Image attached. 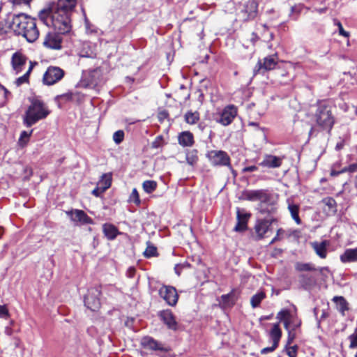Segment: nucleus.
I'll return each mask as SVG.
<instances>
[{
	"label": "nucleus",
	"instance_id": "f257e3e1",
	"mask_svg": "<svg viewBox=\"0 0 357 357\" xmlns=\"http://www.w3.org/2000/svg\"><path fill=\"white\" fill-rule=\"evenodd\" d=\"M71 13L53 8L40 12V20L47 26H52L58 33L66 34L71 30Z\"/></svg>",
	"mask_w": 357,
	"mask_h": 357
},
{
	"label": "nucleus",
	"instance_id": "f03ea898",
	"mask_svg": "<svg viewBox=\"0 0 357 357\" xmlns=\"http://www.w3.org/2000/svg\"><path fill=\"white\" fill-rule=\"evenodd\" d=\"M11 28L18 36L24 37L29 43H33L39 36L36 19L25 14L14 16Z\"/></svg>",
	"mask_w": 357,
	"mask_h": 357
},
{
	"label": "nucleus",
	"instance_id": "7ed1b4c3",
	"mask_svg": "<svg viewBox=\"0 0 357 357\" xmlns=\"http://www.w3.org/2000/svg\"><path fill=\"white\" fill-rule=\"evenodd\" d=\"M50 111L43 102L38 99H33L23 117V123L26 127H31L38 121L45 119Z\"/></svg>",
	"mask_w": 357,
	"mask_h": 357
},
{
	"label": "nucleus",
	"instance_id": "20e7f679",
	"mask_svg": "<svg viewBox=\"0 0 357 357\" xmlns=\"http://www.w3.org/2000/svg\"><path fill=\"white\" fill-rule=\"evenodd\" d=\"M317 124L323 130H331L334 123L331 107L324 103H320L314 114Z\"/></svg>",
	"mask_w": 357,
	"mask_h": 357
},
{
	"label": "nucleus",
	"instance_id": "39448f33",
	"mask_svg": "<svg viewBox=\"0 0 357 357\" xmlns=\"http://www.w3.org/2000/svg\"><path fill=\"white\" fill-rule=\"evenodd\" d=\"M102 71L100 68L86 71L78 83V86L82 88L94 89L102 80Z\"/></svg>",
	"mask_w": 357,
	"mask_h": 357
},
{
	"label": "nucleus",
	"instance_id": "423d86ee",
	"mask_svg": "<svg viewBox=\"0 0 357 357\" xmlns=\"http://www.w3.org/2000/svg\"><path fill=\"white\" fill-rule=\"evenodd\" d=\"M258 4L255 0H243L240 2L237 10L239 16L245 21L254 19L257 14Z\"/></svg>",
	"mask_w": 357,
	"mask_h": 357
},
{
	"label": "nucleus",
	"instance_id": "0eeeda50",
	"mask_svg": "<svg viewBox=\"0 0 357 357\" xmlns=\"http://www.w3.org/2000/svg\"><path fill=\"white\" fill-rule=\"evenodd\" d=\"M206 156L213 166H227L231 168L230 158L224 151L212 150L208 152Z\"/></svg>",
	"mask_w": 357,
	"mask_h": 357
},
{
	"label": "nucleus",
	"instance_id": "6e6552de",
	"mask_svg": "<svg viewBox=\"0 0 357 357\" xmlns=\"http://www.w3.org/2000/svg\"><path fill=\"white\" fill-rule=\"evenodd\" d=\"M101 294L100 288L95 287L89 289L87 294L84 297V305L91 311H96L100 307V296Z\"/></svg>",
	"mask_w": 357,
	"mask_h": 357
},
{
	"label": "nucleus",
	"instance_id": "1a4fd4ad",
	"mask_svg": "<svg viewBox=\"0 0 357 357\" xmlns=\"http://www.w3.org/2000/svg\"><path fill=\"white\" fill-rule=\"evenodd\" d=\"M64 71L56 66H50L43 75V83L46 85H52L60 81L64 76Z\"/></svg>",
	"mask_w": 357,
	"mask_h": 357
},
{
	"label": "nucleus",
	"instance_id": "9d476101",
	"mask_svg": "<svg viewBox=\"0 0 357 357\" xmlns=\"http://www.w3.org/2000/svg\"><path fill=\"white\" fill-rule=\"evenodd\" d=\"M237 115V108L234 105H228L217 116L215 121L227 126L231 123Z\"/></svg>",
	"mask_w": 357,
	"mask_h": 357
},
{
	"label": "nucleus",
	"instance_id": "9b49d317",
	"mask_svg": "<svg viewBox=\"0 0 357 357\" xmlns=\"http://www.w3.org/2000/svg\"><path fill=\"white\" fill-rule=\"evenodd\" d=\"M159 295L170 306H174L178 302V295L172 286L163 285L159 289Z\"/></svg>",
	"mask_w": 357,
	"mask_h": 357
},
{
	"label": "nucleus",
	"instance_id": "f8f14e48",
	"mask_svg": "<svg viewBox=\"0 0 357 357\" xmlns=\"http://www.w3.org/2000/svg\"><path fill=\"white\" fill-rule=\"evenodd\" d=\"M277 59L276 55H271L265 57L263 61H259L254 68L255 75L260 73L261 70L268 71L274 69L277 64Z\"/></svg>",
	"mask_w": 357,
	"mask_h": 357
},
{
	"label": "nucleus",
	"instance_id": "ddd939ff",
	"mask_svg": "<svg viewBox=\"0 0 357 357\" xmlns=\"http://www.w3.org/2000/svg\"><path fill=\"white\" fill-rule=\"evenodd\" d=\"M141 346L145 349L151 351H167L163 344L155 340L152 337L144 336L140 341Z\"/></svg>",
	"mask_w": 357,
	"mask_h": 357
},
{
	"label": "nucleus",
	"instance_id": "4468645a",
	"mask_svg": "<svg viewBox=\"0 0 357 357\" xmlns=\"http://www.w3.org/2000/svg\"><path fill=\"white\" fill-rule=\"evenodd\" d=\"M66 214L70 217L74 222L80 223L82 225L92 223V219L82 210L74 209L67 211Z\"/></svg>",
	"mask_w": 357,
	"mask_h": 357
},
{
	"label": "nucleus",
	"instance_id": "2eb2a0df",
	"mask_svg": "<svg viewBox=\"0 0 357 357\" xmlns=\"http://www.w3.org/2000/svg\"><path fill=\"white\" fill-rule=\"evenodd\" d=\"M273 220L260 219L257 220L255 225L256 236L255 240H261L264 237L265 234L268 231Z\"/></svg>",
	"mask_w": 357,
	"mask_h": 357
},
{
	"label": "nucleus",
	"instance_id": "dca6fc26",
	"mask_svg": "<svg viewBox=\"0 0 357 357\" xmlns=\"http://www.w3.org/2000/svg\"><path fill=\"white\" fill-rule=\"evenodd\" d=\"M244 196L247 200L251 202H259L262 203L270 199V196L265 190H255L246 191Z\"/></svg>",
	"mask_w": 357,
	"mask_h": 357
},
{
	"label": "nucleus",
	"instance_id": "f3484780",
	"mask_svg": "<svg viewBox=\"0 0 357 357\" xmlns=\"http://www.w3.org/2000/svg\"><path fill=\"white\" fill-rule=\"evenodd\" d=\"M61 33L55 32L48 33L43 41V45L46 47L54 50H59L61 47V38L59 36Z\"/></svg>",
	"mask_w": 357,
	"mask_h": 357
},
{
	"label": "nucleus",
	"instance_id": "a211bd4d",
	"mask_svg": "<svg viewBox=\"0 0 357 357\" xmlns=\"http://www.w3.org/2000/svg\"><path fill=\"white\" fill-rule=\"evenodd\" d=\"M282 163V158L271 154H266L261 162L259 163V165L268 169H274L280 167Z\"/></svg>",
	"mask_w": 357,
	"mask_h": 357
},
{
	"label": "nucleus",
	"instance_id": "6ab92c4d",
	"mask_svg": "<svg viewBox=\"0 0 357 357\" xmlns=\"http://www.w3.org/2000/svg\"><path fill=\"white\" fill-rule=\"evenodd\" d=\"M26 57L21 52H15L11 58V65L15 73H20L26 63Z\"/></svg>",
	"mask_w": 357,
	"mask_h": 357
},
{
	"label": "nucleus",
	"instance_id": "aec40b11",
	"mask_svg": "<svg viewBox=\"0 0 357 357\" xmlns=\"http://www.w3.org/2000/svg\"><path fill=\"white\" fill-rule=\"evenodd\" d=\"M160 317L169 329L176 331L178 324L171 310H167L160 312Z\"/></svg>",
	"mask_w": 357,
	"mask_h": 357
},
{
	"label": "nucleus",
	"instance_id": "412c9836",
	"mask_svg": "<svg viewBox=\"0 0 357 357\" xmlns=\"http://www.w3.org/2000/svg\"><path fill=\"white\" fill-rule=\"evenodd\" d=\"M311 246L315 253L321 258L326 259L328 254V247L329 242L328 241H323L321 242L314 241L312 242Z\"/></svg>",
	"mask_w": 357,
	"mask_h": 357
},
{
	"label": "nucleus",
	"instance_id": "4be33fe9",
	"mask_svg": "<svg viewBox=\"0 0 357 357\" xmlns=\"http://www.w3.org/2000/svg\"><path fill=\"white\" fill-rule=\"evenodd\" d=\"M77 4V0H58L51 8L72 13Z\"/></svg>",
	"mask_w": 357,
	"mask_h": 357
},
{
	"label": "nucleus",
	"instance_id": "5701e85b",
	"mask_svg": "<svg viewBox=\"0 0 357 357\" xmlns=\"http://www.w3.org/2000/svg\"><path fill=\"white\" fill-rule=\"evenodd\" d=\"M340 259L344 264L357 262V248L346 249L340 256Z\"/></svg>",
	"mask_w": 357,
	"mask_h": 357
},
{
	"label": "nucleus",
	"instance_id": "b1692460",
	"mask_svg": "<svg viewBox=\"0 0 357 357\" xmlns=\"http://www.w3.org/2000/svg\"><path fill=\"white\" fill-rule=\"evenodd\" d=\"M278 207L276 204L270 202V199L268 201L264 202L262 203H259L258 206V210L259 213L262 215H272L275 213L277 211Z\"/></svg>",
	"mask_w": 357,
	"mask_h": 357
},
{
	"label": "nucleus",
	"instance_id": "393cba45",
	"mask_svg": "<svg viewBox=\"0 0 357 357\" xmlns=\"http://www.w3.org/2000/svg\"><path fill=\"white\" fill-rule=\"evenodd\" d=\"M332 301L336 304L337 310L342 316H345V312L349 310L347 300L342 296H335Z\"/></svg>",
	"mask_w": 357,
	"mask_h": 357
},
{
	"label": "nucleus",
	"instance_id": "a878e982",
	"mask_svg": "<svg viewBox=\"0 0 357 357\" xmlns=\"http://www.w3.org/2000/svg\"><path fill=\"white\" fill-rule=\"evenodd\" d=\"M102 231L108 240H114L120 234L117 227L112 224L105 223L102 225Z\"/></svg>",
	"mask_w": 357,
	"mask_h": 357
},
{
	"label": "nucleus",
	"instance_id": "bb28decb",
	"mask_svg": "<svg viewBox=\"0 0 357 357\" xmlns=\"http://www.w3.org/2000/svg\"><path fill=\"white\" fill-rule=\"evenodd\" d=\"M178 143L183 146H191L194 144L193 135L189 131L182 132L178 137Z\"/></svg>",
	"mask_w": 357,
	"mask_h": 357
},
{
	"label": "nucleus",
	"instance_id": "cd10ccee",
	"mask_svg": "<svg viewBox=\"0 0 357 357\" xmlns=\"http://www.w3.org/2000/svg\"><path fill=\"white\" fill-rule=\"evenodd\" d=\"M288 203V209L289 211L291 213V216L293 218V220L296 222L297 225L301 224V220L299 217V205L296 204L291 202H290L289 199H287Z\"/></svg>",
	"mask_w": 357,
	"mask_h": 357
},
{
	"label": "nucleus",
	"instance_id": "c85d7f7f",
	"mask_svg": "<svg viewBox=\"0 0 357 357\" xmlns=\"http://www.w3.org/2000/svg\"><path fill=\"white\" fill-rule=\"evenodd\" d=\"M270 336L273 340V343L278 345L280 338L282 337V331L280 328L279 323L274 324L273 325L272 329L270 332Z\"/></svg>",
	"mask_w": 357,
	"mask_h": 357
},
{
	"label": "nucleus",
	"instance_id": "c756f323",
	"mask_svg": "<svg viewBox=\"0 0 357 357\" xmlns=\"http://www.w3.org/2000/svg\"><path fill=\"white\" fill-rule=\"evenodd\" d=\"M112 178V176L111 173L103 174L100 180L98 181V185L101 187L102 190L105 191L111 186Z\"/></svg>",
	"mask_w": 357,
	"mask_h": 357
},
{
	"label": "nucleus",
	"instance_id": "7c9ffc66",
	"mask_svg": "<svg viewBox=\"0 0 357 357\" xmlns=\"http://www.w3.org/2000/svg\"><path fill=\"white\" fill-rule=\"evenodd\" d=\"M186 161L188 165L194 166L198 161V151L196 149L188 150L186 152Z\"/></svg>",
	"mask_w": 357,
	"mask_h": 357
},
{
	"label": "nucleus",
	"instance_id": "2f4dec72",
	"mask_svg": "<svg viewBox=\"0 0 357 357\" xmlns=\"http://www.w3.org/2000/svg\"><path fill=\"white\" fill-rule=\"evenodd\" d=\"M33 66H34V63L32 61H29V67L27 71L26 72V73L24 75H23L22 76L18 77L15 80V83L17 86H20V85H22L23 84L29 82V75H30L31 70H33Z\"/></svg>",
	"mask_w": 357,
	"mask_h": 357
},
{
	"label": "nucleus",
	"instance_id": "473e14b6",
	"mask_svg": "<svg viewBox=\"0 0 357 357\" xmlns=\"http://www.w3.org/2000/svg\"><path fill=\"white\" fill-rule=\"evenodd\" d=\"M75 96H80V93H79V92L73 93V92L69 91L68 93L56 96L55 98V100L57 101H63V102L74 101Z\"/></svg>",
	"mask_w": 357,
	"mask_h": 357
},
{
	"label": "nucleus",
	"instance_id": "72a5a7b5",
	"mask_svg": "<svg viewBox=\"0 0 357 357\" xmlns=\"http://www.w3.org/2000/svg\"><path fill=\"white\" fill-rule=\"evenodd\" d=\"M266 294L264 291L257 292L250 299V304L253 308L257 307L261 302L265 298Z\"/></svg>",
	"mask_w": 357,
	"mask_h": 357
},
{
	"label": "nucleus",
	"instance_id": "f704fd0d",
	"mask_svg": "<svg viewBox=\"0 0 357 357\" xmlns=\"http://www.w3.org/2000/svg\"><path fill=\"white\" fill-rule=\"evenodd\" d=\"M142 188L146 193H151L157 188V182L155 181L147 180L143 182Z\"/></svg>",
	"mask_w": 357,
	"mask_h": 357
},
{
	"label": "nucleus",
	"instance_id": "c9c22d12",
	"mask_svg": "<svg viewBox=\"0 0 357 357\" xmlns=\"http://www.w3.org/2000/svg\"><path fill=\"white\" fill-rule=\"evenodd\" d=\"M144 255L146 258H150L158 255L157 248L151 243L147 242V246L144 252Z\"/></svg>",
	"mask_w": 357,
	"mask_h": 357
},
{
	"label": "nucleus",
	"instance_id": "e433bc0d",
	"mask_svg": "<svg viewBox=\"0 0 357 357\" xmlns=\"http://www.w3.org/2000/svg\"><path fill=\"white\" fill-rule=\"evenodd\" d=\"M295 268L298 271H313L317 270L314 266L310 263H297Z\"/></svg>",
	"mask_w": 357,
	"mask_h": 357
},
{
	"label": "nucleus",
	"instance_id": "4c0bfd02",
	"mask_svg": "<svg viewBox=\"0 0 357 357\" xmlns=\"http://www.w3.org/2000/svg\"><path fill=\"white\" fill-rule=\"evenodd\" d=\"M199 119L198 112H188L185 114V121L189 124H195Z\"/></svg>",
	"mask_w": 357,
	"mask_h": 357
},
{
	"label": "nucleus",
	"instance_id": "58836bf2",
	"mask_svg": "<svg viewBox=\"0 0 357 357\" xmlns=\"http://www.w3.org/2000/svg\"><path fill=\"white\" fill-rule=\"evenodd\" d=\"M322 203L328 207L330 212L335 213L336 211V202L333 198L326 197L322 199Z\"/></svg>",
	"mask_w": 357,
	"mask_h": 357
},
{
	"label": "nucleus",
	"instance_id": "ea45409f",
	"mask_svg": "<svg viewBox=\"0 0 357 357\" xmlns=\"http://www.w3.org/2000/svg\"><path fill=\"white\" fill-rule=\"evenodd\" d=\"M32 132H33V130H31L29 132H28L26 131H22L21 132L20 137L19 139V144L21 146H24L26 144V143L29 140V138L31 136Z\"/></svg>",
	"mask_w": 357,
	"mask_h": 357
},
{
	"label": "nucleus",
	"instance_id": "a19ab883",
	"mask_svg": "<svg viewBox=\"0 0 357 357\" xmlns=\"http://www.w3.org/2000/svg\"><path fill=\"white\" fill-rule=\"evenodd\" d=\"M250 215L249 213H245V211L243 209H241L238 208H237V211H236L237 220H239V221L242 220L247 223Z\"/></svg>",
	"mask_w": 357,
	"mask_h": 357
},
{
	"label": "nucleus",
	"instance_id": "79ce46f5",
	"mask_svg": "<svg viewBox=\"0 0 357 357\" xmlns=\"http://www.w3.org/2000/svg\"><path fill=\"white\" fill-rule=\"evenodd\" d=\"M350 341L349 349L357 348V328L354 330V332L348 337Z\"/></svg>",
	"mask_w": 357,
	"mask_h": 357
},
{
	"label": "nucleus",
	"instance_id": "37998d69",
	"mask_svg": "<svg viewBox=\"0 0 357 357\" xmlns=\"http://www.w3.org/2000/svg\"><path fill=\"white\" fill-rule=\"evenodd\" d=\"M124 139V132L121 130L116 131L113 134V140L116 144H121Z\"/></svg>",
	"mask_w": 357,
	"mask_h": 357
},
{
	"label": "nucleus",
	"instance_id": "c03bdc74",
	"mask_svg": "<svg viewBox=\"0 0 357 357\" xmlns=\"http://www.w3.org/2000/svg\"><path fill=\"white\" fill-rule=\"evenodd\" d=\"M164 144V138L162 135H158L155 137L154 141L151 144V148L158 149L162 147Z\"/></svg>",
	"mask_w": 357,
	"mask_h": 357
},
{
	"label": "nucleus",
	"instance_id": "a18cd8bd",
	"mask_svg": "<svg viewBox=\"0 0 357 357\" xmlns=\"http://www.w3.org/2000/svg\"><path fill=\"white\" fill-rule=\"evenodd\" d=\"M277 318L280 319V321H284L286 319H291V314L289 310H282L278 313Z\"/></svg>",
	"mask_w": 357,
	"mask_h": 357
},
{
	"label": "nucleus",
	"instance_id": "49530a36",
	"mask_svg": "<svg viewBox=\"0 0 357 357\" xmlns=\"http://www.w3.org/2000/svg\"><path fill=\"white\" fill-rule=\"evenodd\" d=\"M129 201L130 202H134L135 204H140V199H139V193L137 190L136 188H134L130 195V198H129Z\"/></svg>",
	"mask_w": 357,
	"mask_h": 357
},
{
	"label": "nucleus",
	"instance_id": "de8ad7c7",
	"mask_svg": "<svg viewBox=\"0 0 357 357\" xmlns=\"http://www.w3.org/2000/svg\"><path fill=\"white\" fill-rule=\"evenodd\" d=\"M8 91L2 85L0 84V105L6 102Z\"/></svg>",
	"mask_w": 357,
	"mask_h": 357
},
{
	"label": "nucleus",
	"instance_id": "09e8293b",
	"mask_svg": "<svg viewBox=\"0 0 357 357\" xmlns=\"http://www.w3.org/2000/svg\"><path fill=\"white\" fill-rule=\"evenodd\" d=\"M298 346H287L286 350L289 357H296Z\"/></svg>",
	"mask_w": 357,
	"mask_h": 357
},
{
	"label": "nucleus",
	"instance_id": "8fccbe9b",
	"mask_svg": "<svg viewBox=\"0 0 357 357\" xmlns=\"http://www.w3.org/2000/svg\"><path fill=\"white\" fill-rule=\"evenodd\" d=\"M10 316L8 308L6 305H0V318L7 319Z\"/></svg>",
	"mask_w": 357,
	"mask_h": 357
},
{
	"label": "nucleus",
	"instance_id": "3c124183",
	"mask_svg": "<svg viewBox=\"0 0 357 357\" xmlns=\"http://www.w3.org/2000/svg\"><path fill=\"white\" fill-rule=\"evenodd\" d=\"M246 228H247L246 222H245L244 221H242V220H241V221L237 220V224L234 227V230L236 231H242L245 230Z\"/></svg>",
	"mask_w": 357,
	"mask_h": 357
},
{
	"label": "nucleus",
	"instance_id": "603ef678",
	"mask_svg": "<svg viewBox=\"0 0 357 357\" xmlns=\"http://www.w3.org/2000/svg\"><path fill=\"white\" fill-rule=\"evenodd\" d=\"M335 24L337 25L338 27L340 35L343 36L344 37H349V33L344 30L343 26L340 21L335 20Z\"/></svg>",
	"mask_w": 357,
	"mask_h": 357
},
{
	"label": "nucleus",
	"instance_id": "864d4df0",
	"mask_svg": "<svg viewBox=\"0 0 357 357\" xmlns=\"http://www.w3.org/2000/svg\"><path fill=\"white\" fill-rule=\"evenodd\" d=\"M296 332L293 330L288 331V337H287V345H290L294 340L296 338Z\"/></svg>",
	"mask_w": 357,
	"mask_h": 357
},
{
	"label": "nucleus",
	"instance_id": "5fc2aeb1",
	"mask_svg": "<svg viewBox=\"0 0 357 357\" xmlns=\"http://www.w3.org/2000/svg\"><path fill=\"white\" fill-rule=\"evenodd\" d=\"M284 233V231L282 229H278L276 236L271 240L269 245H272L275 242L280 241L281 239L280 235L283 234Z\"/></svg>",
	"mask_w": 357,
	"mask_h": 357
},
{
	"label": "nucleus",
	"instance_id": "6e6d98bb",
	"mask_svg": "<svg viewBox=\"0 0 357 357\" xmlns=\"http://www.w3.org/2000/svg\"><path fill=\"white\" fill-rule=\"evenodd\" d=\"M229 298H230V294H228L222 295L221 296L222 305H224L225 306H229V305H231L232 303H230Z\"/></svg>",
	"mask_w": 357,
	"mask_h": 357
},
{
	"label": "nucleus",
	"instance_id": "4d7b16f0",
	"mask_svg": "<svg viewBox=\"0 0 357 357\" xmlns=\"http://www.w3.org/2000/svg\"><path fill=\"white\" fill-rule=\"evenodd\" d=\"M278 347V345L277 344H275L274 343H273V345L270 347H265L264 349H262L261 350V354H266L268 352H272L277 347Z\"/></svg>",
	"mask_w": 357,
	"mask_h": 357
},
{
	"label": "nucleus",
	"instance_id": "13d9d810",
	"mask_svg": "<svg viewBox=\"0 0 357 357\" xmlns=\"http://www.w3.org/2000/svg\"><path fill=\"white\" fill-rule=\"evenodd\" d=\"M291 330L296 331V328H299L301 324V320H294L292 318L291 319Z\"/></svg>",
	"mask_w": 357,
	"mask_h": 357
},
{
	"label": "nucleus",
	"instance_id": "bf43d9fd",
	"mask_svg": "<svg viewBox=\"0 0 357 357\" xmlns=\"http://www.w3.org/2000/svg\"><path fill=\"white\" fill-rule=\"evenodd\" d=\"M105 190H102L100 186L97 184V187L93 190L92 194L96 197H99Z\"/></svg>",
	"mask_w": 357,
	"mask_h": 357
},
{
	"label": "nucleus",
	"instance_id": "052dcab7",
	"mask_svg": "<svg viewBox=\"0 0 357 357\" xmlns=\"http://www.w3.org/2000/svg\"><path fill=\"white\" fill-rule=\"evenodd\" d=\"M283 322H284V328L287 331V332L289 331H291V328H290V327H291V319H286L285 320L283 321Z\"/></svg>",
	"mask_w": 357,
	"mask_h": 357
},
{
	"label": "nucleus",
	"instance_id": "680f3d73",
	"mask_svg": "<svg viewBox=\"0 0 357 357\" xmlns=\"http://www.w3.org/2000/svg\"><path fill=\"white\" fill-rule=\"evenodd\" d=\"M168 116V113L166 111H162L158 114V119L160 121H162Z\"/></svg>",
	"mask_w": 357,
	"mask_h": 357
},
{
	"label": "nucleus",
	"instance_id": "e2e57ef3",
	"mask_svg": "<svg viewBox=\"0 0 357 357\" xmlns=\"http://www.w3.org/2000/svg\"><path fill=\"white\" fill-rule=\"evenodd\" d=\"M257 169H258V168H257V166L252 165V166H248V167H245L243 169V172H252L257 171Z\"/></svg>",
	"mask_w": 357,
	"mask_h": 357
},
{
	"label": "nucleus",
	"instance_id": "0e129e2a",
	"mask_svg": "<svg viewBox=\"0 0 357 357\" xmlns=\"http://www.w3.org/2000/svg\"><path fill=\"white\" fill-rule=\"evenodd\" d=\"M356 170V165H352L349 166L348 167H344L343 169L341 170V172H353Z\"/></svg>",
	"mask_w": 357,
	"mask_h": 357
},
{
	"label": "nucleus",
	"instance_id": "69168bd1",
	"mask_svg": "<svg viewBox=\"0 0 357 357\" xmlns=\"http://www.w3.org/2000/svg\"><path fill=\"white\" fill-rule=\"evenodd\" d=\"M30 0H13L15 5L28 4Z\"/></svg>",
	"mask_w": 357,
	"mask_h": 357
},
{
	"label": "nucleus",
	"instance_id": "338daca9",
	"mask_svg": "<svg viewBox=\"0 0 357 357\" xmlns=\"http://www.w3.org/2000/svg\"><path fill=\"white\" fill-rule=\"evenodd\" d=\"M300 11H301V8H300V6H292V7L291 8V13H300Z\"/></svg>",
	"mask_w": 357,
	"mask_h": 357
},
{
	"label": "nucleus",
	"instance_id": "774afa93",
	"mask_svg": "<svg viewBox=\"0 0 357 357\" xmlns=\"http://www.w3.org/2000/svg\"><path fill=\"white\" fill-rule=\"evenodd\" d=\"M84 99V95L80 93V96H75L74 101H77L78 102H82Z\"/></svg>",
	"mask_w": 357,
	"mask_h": 357
}]
</instances>
